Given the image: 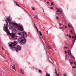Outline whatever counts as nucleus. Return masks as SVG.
<instances>
[{"instance_id":"nucleus-9","label":"nucleus","mask_w":76,"mask_h":76,"mask_svg":"<svg viewBox=\"0 0 76 76\" xmlns=\"http://www.w3.org/2000/svg\"><path fill=\"white\" fill-rule=\"evenodd\" d=\"M14 2H15V3L16 5L18 6V7H20V5H19V4H18V3H17V2H16V1H14Z\"/></svg>"},{"instance_id":"nucleus-44","label":"nucleus","mask_w":76,"mask_h":76,"mask_svg":"<svg viewBox=\"0 0 76 76\" xmlns=\"http://www.w3.org/2000/svg\"><path fill=\"white\" fill-rule=\"evenodd\" d=\"M65 28H67V26H66L65 27Z\"/></svg>"},{"instance_id":"nucleus-40","label":"nucleus","mask_w":76,"mask_h":76,"mask_svg":"<svg viewBox=\"0 0 76 76\" xmlns=\"http://www.w3.org/2000/svg\"><path fill=\"white\" fill-rule=\"evenodd\" d=\"M57 76H60V75H59V74H58L57 75Z\"/></svg>"},{"instance_id":"nucleus-32","label":"nucleus","mask_w":76,"mask_h":76,"mask_svg":"<svg viewBox=\"0 0 76 76\" xmlns=\"http://www.w3.org/2000/svg\"><path fill=\"white\" fill-rule=\"evenodd\" d=\"M42 10H43V11L44 14H45V12H44V9H42Z\"/></svg>"},{"instance_id":"nucleus-19","label":"nucleus","mask_w":76,"mask_h":76,"mask_svg":"<svg viewBox=\"0 0 76 76\" xmlns=\"http://www.w3.org/2000/svg\"><path fill=\"white\" fill-rule=\"evenodd\" d=\"M63 27H59V28L60 29H63Z\"/></svg>"},{"instance_id":"nucleus-50","label":"nucleus","mask_w":76,"mask_h":76,"mask_svg":"<svg viewBox=\"0 0 76 76\" xmlns=\"http://www.w3.org/2000/svg\"><path fill=\"white\" fill-rule=\"evenodd\" d=\"M49 0V1H50V0Z\"/></svg>"},{"instance_id":"nucleus-1","label":"nucleus","mask_w":76,"mask_h":76,"mask_svg":"<svg viewBox=\"0 0 76 76\" xmlns=\"http://www.w3.org/2000/svg\"><path fill=\"white\" fill-rule=\"evenodd\" d=\"M10 18V17H7V18L6 20V22L7 23L6 26H4V31H6L8 35H10L12 37V38L14 40H15L18 39V36L14 35L13 33H10L7 27H8L10 29H13L16 28L19 31H23V27L20 26H19V25L18 24L15 23L11 22V19Z\"/></svg>"},{"instance_id":"nucleus-10","label":"nucleus","mask_w":76,"mask_h":76,"mask_svg":"<svg viewBox=\"0 0 76 76\" xmlns=\"http://www.w3.org/2000/svg\"><path fill=\"white\" fill-rule=\"evenodd\" d=\"M55 76H57V71H56V69H55Z\"/></svg>"},{"instance_id":"nucleus-37","label":"nucleus","mask_w":76,"mask_h":76,"mask_svg":"<svg viewBox=\"0 0 76 76\" xmlns=\"http://www.w3.org/2000/svg\"><path fill=\"white\" fill-rule=\"evenodd\" d=\"M71 63L72 64H73V63H74V62H71Z\"/></svg>"},{"instance_id":"nucleus-36","label":"nucleus","mask_w":76,"mask_h":76,"mask_svg":"<svg viewBox=\"0 0 76 76\" xmlns=\"http://www.w3.org/2000/svg\"><path fill=\"white\" fill-rule=\"evenodd\" d=\"M15 50L17 53H18V50H17L16 49Z\"/></svg>"},{"instance_id":"nucleus-12","label":"nucleus","mask_w":76,"mask_h":76,"mask_svg":"<svg viewBox=\"0 0 76 76\" xmlns=\"http://www.w3.org/2000/svg\"><path fill=\"white\" fill-rule=\"evenodd\" d=\"M12 68L14 70H16V69H15V65H13L12 66Z\"/></svg>"},{"instance_id":"nucleus-33","label":"nucleus","mask_w":76,"mask_h":76,"mask_svg":"<svg viewBox=\"0 0 76 76\" xmlns=\"http://www.w3.org/2000/svg\"><path fill=\"white\" fill-rule=\"evenodd\" d=\"M65 54H67V51H65Z\"/></svg>"},{"instance_id":"nucleus-46","label":"nucleus","mask_w":76,"mask_h":76,"mask_svg":"<svg viewBox=\"0 0 76 76\" xmlns=\"http://www.w3.org/2000/svg\"><path fill=\"white\" fill-rule=\"evenodd\" d=\"M66 37H68V35H66Z\"/></svg>"},{"instance_id":"nucleus-17","label":"nucleus","mask_w":76,"mask_h":76,"mask_svg":"<svg viewBox=\"0 0 76 76\" xmlns=\"http://www.w3.org/2000/svg\"><path fill=\"white\" fill-rule=\"evenodd\" d=\"M39 34L40 35V36H41V35H42V34L41 33V32L40 31H39Z\"/></svg>"},{"instance_id":"nucleus-3","label":"nucleus","mask_w":76,"mask_h":76,"mask_svg":"<svg viewBox=\"0 0 76 76\" xmlns=\"http://www.w3.org/2000/svg\"><path fill=\"white\" fill-rule=\"evenodd\" d=\"M18 42L16 41H14V43H11V44L9 45V46L11 48H12V49L14 48L15 49V45H16L17 44Z\"/></svg>"},{"instance_id":"nucleus-39","label":"nucleus","mask_w":76,"mask_h":76,"mask_svg":"<svg viewBox=\"0 0 76 76\" xmlns=\"http://www.w3.org/2000/svg\"><path fill=\"white\" fill-rule=\"evenodd\" d=\"M47 4H49V2H47Z\"/></svg>"},{"instance_id":"nucleus-16","label":"nucleus","mask_w":76,"mask_h":76,"mask_svg":"<svg viewBox=\"0 0 76 76\" xmlns=\"http://www.w3.org/2000/svg\"><path fill=\"white\" fill-rule=\"evenodd\" d=\"M14 31H15V32H16V33L18 32V31H17V30L15 29H14Z\"/></svg>"},{"instance_id":"nucleus-13","label":"nucleus","mask_w":76,"mask_h":76,"mask_svg":"<svg viewBox=\"0 0 76 76\" xmlns=\"http://www.w3.org/2000/svg\"><path fill=\"white\" fill-rule=\"evenodd\" d=\"M46 75V76H50V75L48 73H47Z\"/></svg>"},{"instance_id":"nucleus-34","label":"nucleus","mask_w":76,"mask_h":76,"mask_svg":"<svg viewBox=\"0 0 76 76\" xmlns=\"http://www.w3.org/2000/svg\"><path fill=\"white\" fill-rule=\"evenodd\" d=\"M53 3H51V5L53 6Z\"/></svg>"},{"instance_id":"nucleus-49","label":"nucleus","mask_w":76,"mask_h":76,"mask_svg":"<svg viewBox=\"0 0 76 76\" xmlns=\"http://www.w3.org/2000/svg\"><path fill=\"white\" fill-rule=\"evenodd\" d=\"M10 60H12V59L10 58Z\"/></svg>"},{"instance_id":"nucleus-28","label":"nucleus","mask_w":76,"mask_h":76,"mask_svg":"<svg viewBox=\"0 0 76 76\" xmlns=\"http://www.w3.org/2000/svg\"><path fill=\"white\" fill-rule=\"evenodd\" d=\"M69 37H70V38H71L72 37V36H71L69 34Z\"/></svg>"},{"instance_id":"nucleus-38","label":"nucleus","mask_w":76,"mask_h":76,"mask_svg":"<svg viewBox=\"0 0 76 76\" xmlns=\"http://www.w3.org/2000/svg\"><path fill=\"white\" fill-rule=\"evenodd\" d=\"M61 25H62V24H61V23H60L59 24V25H60V26H61Z\"/></svg>"},{"instance_id":"nucleus-31","label":"nucleus","mask_w":76,"mask_h":76,"mask_svg":"<svg viewBox=\"0 0 76 76\" xmlns=\"http://www.w3.org/2000/svg\"><path fill=\"white\" fill-rule=\"evenodd\" d=\"M50 8L51 9H53V7H50Z\"/></svg>"},{"instance_id":"nucleus-2","label":"nucleus","mask_w":76,"mask_h":76,"mask_svg":"<svg viewBox=\"0 0 76 76\" xmlns=\"http://www.w3.org/2000/svg\"><path fill=\"white\" fill-rule=\"evenodd\" d=\"M27 34L25 31H23L22 33V36L23 37H21L20 39V41L21 44H25L26 43V39L25 38H26Z\"/></svg>"},{"instance_id":"nucleus-20","label":"nucleus","mask_w":76,"mask_h":76,"mask_svg":"<svg viewBox=\"0 0 76 76\" xmlns=\"http://www.w3.org/2000/svg\"><path fill=\"white\" fill-rule=\"evenodd\" d=\"M39 72L40 73H42V71H41V70L40 69L39 70Z\"/></svg>"},{"instance_id":"nucleus-27","label":"nucleus","mask_w":76,"mask_h":76,"mask_svg":"<svg viewBox=\"0 0 76 76\" xmlns=\"http://www.w3.org/2000/svg\"><path fill=\"white\" fill-rule=\"evenodd\" d=\"M32 10H35V9H34V7L32 8Z\"/></svg>"},{"instance_id":"nucleus-45","label":"nucleus","mask_w":76,"mask_h":76,"mask_svg":"<svg viewBox=\"0 0 76 76\" xmlns=\"http://www.w3.org/2000/svg\"><path fill=\"white\" fill-rule=\"evenodd\" d=\"M57 15H60V13H58Z\"/></svg>"},{"instance_id":"nucleus-21","label":"nucleus","mask_w":76,"mask_h":76,"mask_svg":"<svg viewBox=\"0 0 76 76\" xmlns=\"http://www.w3.org/2000/svg\"><path fill=\"white\" fill-rule=\"evenodd\" d=\"M76 36H75V41H74V42H75V41H76Z\"/></svg>"},{"instance_id":"nucleus-24","label":"nucleus","mask_w":76,"mask_h":76,"mask_svg":"<svg viewBox=\"0 0 76 76\" xmlns=\"http://www.w3.org/2000/svg\"><path fill=\"white\" fill-rule=\"evenodd\" d=\"M18 35H22V33H18Z\"/></svg>"},{"instance_id":"nucleus-23","label":"nucleus","mask_w":76,"mask_h":76,"mask_svg":"<svg viewBox=\"0 0 76 76\" xmlns=\"http://www.w3.org/2000/svg\"><path fill=\"white\" fill-rule=\"evenodd\" d=\"M56 12L57 13H58V12H60V11H59V10H57V11H56Z\"/></svg>"},{"instance_id":"nucleus-26","label":"nucleus","mask_w":76,"mask_h":76,"mask_svg":"<svg viewBox=\"0 0 76 76\" xmlns=\"http://www.w3.org/2000/svg\"><path fill=\"white\" fill-rule=\"evenodd\" d=\"M72 68H74L75 69H76V66H73L72 67Z\"/></svg>"},{"instance_id":"nucleus-29","label":"nucleus","mask_w":76,"mask_h":76,"mask_svg":"<svg viewBox=\"0 0 76 76\" xmlns=\"http://www.w3.org/2000/svg\"><path fill=\"white\" fill-rule=\"evenodd\" d=\"M1 47H2V50H4V48H3V46H1Z\"/></svg>"},{"instance_id":"nucleus-47","label":"nucleus","mask_w":76,"mask_h":76,"mask_svg":"<svg viewBox=\"0 0 76 76\" xmlns=\"http://www.w3.org/2000/svg\"><path fill=\"white\" fill-rule=\"evenodd\" d=\"M7 62H8V63H9V61H7Z\"/></svg>"},{"instance_id":"nucleus-22","label":"nucleus","mask_w":76,"mask_h":76,"mask_svg":"<svg viewBox=\"0 0 76 76\" xmlns=\"http://www.w3.org/2000/svg\"><path fill=\"white\" fill-rule=\"evenodd\" d=\"M49 49H50V48H51L50 46H48V49H49Z\"/></svg>"},{"instance_id":"nucleus-11","label":"nucleus","mask_w":76,"mask_h":76,"mask_svg":"<svg viewBox=\"0 0 76 76\" xmlns=\"http://www.w3.org/2000/svg\"><path fill=\"white\" fill-rule=\"evenodd\" d=\"M34 26L36 28V30H37V32L38 33L39 32V31H38V28H37V26L35 25V24H34Z\"/></svg>"},{"instance_id":"nucleus-43","label":"nucleus","mask_w":76,"mask_h":76,"mask_svg":"<svg viewBox=\"0 0 76 76\" xmlns=\"http://www.w3.org/2000/svg\"><path fill=\"white\" fill-rule=\"evenodd\" d=\"M56 10H58V8H56Z\"/></svg>"},{"instance_id":"nucleus-6","label":"nucleus","mask_w":76,"mask_h":76,"mask_svg":"<svg viewBox=\"0 0 76 76\" xmlns=\"http://www.w3.org/2000/svg\"><path fill=\"white\" fill-rule=\"evenodd\" d=\"M20 72L22 74H23L24 73V71H23V70L22 69H20Z\"/></svg>"},{"instance_id":"nucleus-7","label":"nucleus","mask_w":76,"mask_h":76,"mask_svg":"<svg viewBox=\"0 0 76 76\" xmlns=\"http://www.w3.org/2000/svg\"><path fill=\"white\" fill-rule=\"evenodd\" d=\"M67 53L69 56H71V51L69 50H68Z\"/></svg>"},{"instance_id":"nucleus-41","label":"nucleus","mask_w":76,"mask_h":76,"mask_svg":"<svg viewBox=\"0 0 76 76\" xmlns=\"http://www.w3.org/2000/svg\"><path fill=\"white\" fill-rule=\"evenodd\" d=\"M72 38H75V37L74 36H72Z\"/></svg>"},{"instance_id":"nucleus-4","label":"nucleus","mask_w":76,"mask_h":76,"mask_svg":"<svg viewBox=\"0 0 76 76\" xmlns=\"http://www.w3.org/2000/svg\"><path fill=\"white\" fill-rule=\"evenodd\" d=\"M58 10L59 11V12L60 13V14H63V10L61 8H59L58 9Z\"/></svg>"},{"instance_id":"nucleus-30","label":"nucleus","mask_w":76,"mask_h":76,"mask_svg":"<svg viewBox=\"0 0 76 76\" xmlns=\"http://www.w3.org/2000/svg\"><path fill=\"white\" fill-rule=\"evenodd\" d=\"M64 48H66V49H67V48H67V47H64Z\"/></svg>"},{"instance_id":"nucleus-5","label":"nucleus","mask_w":76,"mask_h":76,"mask_svg":"<svg viewBox=\"0 0 76 76\" xmlns=\"http://www.w3.org/2000/svg\"><path fill=\"white\" fill-rule=\"evenodd\" d=\"M16 48L18 51H20L21 50V48L19 45H17Z\"/></svg>"},{"instance_id":"nucleus-42","label":"nucleus","mask_w":76,"mask_h":76,"mask_svg":"<svg viewBox=\"0 0 76 76\" xmlns=\"http://www.w3.org/2000/svg\"><path fill=\"white\" fill-rule=\"evenodd\" d=\"M71 33L72 34H73V32H72V31H71Z\"/></svg>"},{"instance_id":"nucleus-48","label":"nucleus","mask_w":76,"mask_h":76,"mask_svg":"<svg viewBox=\"0 0 76 76\" xmlns=\"http://www.w3.org/2000/svg\"><path fill=\"white\" fill-rule=\"evenodd\" d=\"M1 42H0V44H1Z\"/></svg>"},{"instance_id":"nucleus-25","label":"nucleus","mask_w":76,"mask_h":76,"mask_svg":"<svg viewBox=\"0 0 76 76\" xmlns=\"http://www.w3.org/2000/svg\"><path fill=\"white\" fill-rule=\"evenodd\" d=\"M73 63L74 64H75V66H76V62H74Z\"/></svg>"},{"instance_id":"nucleus-15","label":"nucleus","mask_w":76,"mask_h":76,"mask_svg":"<svg viewBox=\"0 0 76 76\" xmlns=\"http://www.w3.org/2000/svg\"><path fill=\"white\" fill-rule=\"evenodd\" d=\"M64 76H67V74L66 73H64Z\"/></svg>"},{"instance_id":"nucleus-8","label":"nucleus","mask_w":76,"mask_h":76,"mask_svg":"<svg viewBox=\"0 0 76 76\" xmlns=\"http://www.w3.org/2000/svg\"><path fill=\"white\" fill-rule=\"evenodd\" d=\"M68 26L70 28H72V24L71 23H68Z\"/></svg>"},{"instance_id":"nucleus-14","label":"nucleus","mask_w":76,"mask_h":76,"mask_svg":"<svg viewBox=\"0 0 76 76\" xmlns=\"http://www.w3.org/2000/svg\"><path fill=\"white\" fill-rule=\"evenodd\" d=\"M71 57H72V58H73V59H75V57H74V56H73V55L71 54Z\"/></svg>"},{"instance_id":"nucleus-35","label":"nucleus","mask_w":76,"mask_h":76,"mask_svg":"<svg viewBox=\"0 0 76 76\" xmlns=\"http://www.w3.org/2000/svg\"><path fill=\"white\" fill-rule=\"evenodd\" d=\"M58 18H58V17H56V19H58Z\"/></svg>"},{"instance_id":"nucleus-18","label":"nucleus","mask_w":76,"mask_h":76,"mask_svg":"<svg viewBox=\"0 0 76 76\" xmlns=\"http://www.w3.org/2000/svg\"><path fill=\"white\" fill-rule=\"evenodd\" d=\"M35 18L36 19H38V17H37V16H36L35 17Z\"/></svg>"}]
</instances>
